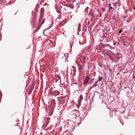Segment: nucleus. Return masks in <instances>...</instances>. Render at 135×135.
<instances>
[{
  "instance_id": "17",
  "label": "nucleus",
  "mask_w": 135,
  "mask_h": 135,
  "mask_svg": "<svg viewBox=\"0 0 135 135\" xmlns=\"http://www.w3.org/2000/svg\"><path fill=\"white\" fill-rule=\"evenodd\" d=\"M92 88H91V87H90V89L91 90V89H92Z\"/></svg>"
},
{
  "instance_id": "4",
  "label": "nucleus",
  "mask_w": 135,
  "mask_h": 135,
  "mask_svg": "<svg viewBox=\"0 0 135 135\" xmlns=\"http://www.w3.org/2000/svg\"><path fill=\"white\" fill-rule=\"evenodd\" d=\"M43 17L42 16H41L38 20V24L42 25L44 22V20H42Z\"/></svg>"
},
{
  "instance_id": "18",
  "label": "nucleus",
  "mask_w": 135,
  "mask_h": 135,
  "mask_svg": "<svg viewBox=\"0 0 135 135\" xmlns=\"http://www.w3.org/2000/svg\"><path fill=\"white\" fill-rule=\"evenodd\" d=\"M43 9V8H41V11H42V10Z\"/></svg>"
},
{
  "instance_id": "1",
  "label": "nucleus",
  "mask_w": 135,
  "mask_h": 135,
  "mask_svg": "<svg viewBox=\"0 0 135 135\" xmlns=\"http://www.w3.org/2000/svg\"><path fill=\"white\" fill-rule=\"evenodd\" d=\"M88 60V57L86 55H85L81 57V61L82 63L84 64L85 63L87 62Z\"/></svg>"
},
{
  "instance_id": "7",
  "label": "nucleus",
  "mask_w": 135,
  "mask_h": 135,
  "mask_svg": "<svg viewBox=\"0 0 135 135\" xmlns=\"http://www.w3.org/2000/svg\"><path fill=\"white\" fill-rule=\"evenodd\" d=\"M99 79L97 80V81H98V83L99 82H100L101 80L103 79V78L102 77H101L100 76H99L98 77Z\"/></svg>"
},
{
  "instance_id": "3",
  "label": "nucleus",
  "mask_w": 135,
  "mask_h": 135,
  "mask_svg": "<svg viewBox=\"0 0 135 135\" xmlns=\"http://www.w3.org/2000/svg\"><path fill=\"white\" fill-rule=\"evenodd\" d=\"M47 121L44 122V126L45 127H46L48 123H49L50 121V119L49 118H46Z\"/></svg>"
},
{
  "instance_id": "15",
  "label": "nucleus",
  "mask_w": 135,
  "mask_h": 135,
  "mask_svg": "<svg viewBox=\"0 0 135 135\" xmlns=\"http://www.w3.org/2000/svg\"><path fill=\"white\" fill-rule=\"evenodd\" d=\"M80 27V25H79V26H78V29H79V28Z\"/></svg>"
},
{
  "instance_id": "5",
  "label": "nucleus",
  "mask_w": 135,
  "mask_h": 135,
  "mask_svg": "<svg viewBox=\"0 0 135 135\" xmlns=\"http://www.w3.org/2000/svg\"><path fill=\"white\" fill-rule=\"evenodd\" d=\"M85 65L84 64H83V65H80L79 67V71L80 72H82V70L83 69V68H84Z\"/></svg>"
},
{
  "instance_id": "16",
  "label": "nucleus",
  "mask_w": 135,
  "mask_h": 135,
  "mask_svg": "<svg viewBox=\"0 0 135 135\" xmlns=\"http://www.w3.org/2000/svg\"><path fill=\"white\" fill-rule=\"evenodd\" d=\"M35 24V21L34 22V23L33 24V25H34Z\"/></svg>"
},
{
  "instance_id": "23",
  "label": "nucleus",
  "mask_w": 135,
  "mask_h": 135,
  "mask_svg": "<svg viewBox=\"0 0 135 135\" xmlns=\"http://www.w3.org/2000/svg\"><path fill=\"white\" fill-rule=\"evenodd\" d=\"M91 20L92 21V19L91 18Z\"/></svg>"
},
{
  "instance_id": "9",
  "label": "nucleus",
  "mask_w": 135,
  "mask_h": 135,
  "mask_svg": "<svg viewBox=\"0 0 135 135\" xmlns=\"http://www.w3.org/2000/svg\"><path fill=\"white\" fill-rule=\"evenodd\" d=\"M83 96L82 95H80V99L81 100H83Z\"/></svg>"
},
{
  "instance_id": "13",
  "label": "nucleus",
  "mask_w": 135,
  "mask_h": 135,
  "mask_svg": "<svg viewBox=\"0 0 135 135\" xmlns=\"http://www.w3.org/2000/svg\"><path fill=\"white\" fill-rule=\"evenodd\" d=\"M91 88H94V86H93V85L92 86H91Z\"/></svg>"
},
{
  "instance_id": "2",
  "label": "nucleus",
  "mask_w": 135,
  "mask_h": 135,
  "mask_svg": "<svg viewBox=\"0 0 135 135\" xmlns=\"http://www.w3.org/2000/svg\"><path fill=\"white\" fill-rule=\"evenodd\" d=\"M90 79V78L89 76V75H87L85 78L84 80V86H85L87 83H88Z\"/></svg>"
},
{
  "instance_id": "19",
  "label": "nucleus",
  "mask_w": 135,
  "mask_h": 135,
  "mask_svg": "<svg viewBox=\"0 0 135 135\" xmlns=\"http://www.w3.org/2000/svg\"><path fill=\"white\" fill-rule=\"evenodd\" d=\"M102 9L103 10H104V9L103 8H102Z\"/></svg>"
},
{
  "instance_id": "20",
  "label": "nucleus",
  "mask_w": 135,
  "mask_h": 135,
  "mask_svg": "<svg viewBox=\"0 0 135 135\" xmlns=\"http://www.w3.org/2000/svg\"><path fill=\"white\" fill-rule=\"evenodd\" d=\"M57 94H59V92H57Z\"/></svg>"
},
{
  "instance_id": "8",
  "label": "nucleus",
  "mask_w": 135,
  "mask_h": 135,
  "mask_svg": "<svg viewBox=\"0 0 135 135\" xmlns=\"http://www.w3.org/2000/svg\"><path fill=\"white\" fill-rule=\"evenodd\" d=\"M98 83V81H95L94 82V84L93 85V86L94 87H96L97 86V84Z\"/></svg>"
},
{
  "instance_id": "12",
  "label": "nucleus",
  "mask_w": 135,
  "mask_h": 135,
  "mask_svg": "<svg viewBox=\"0 0 135 135\" xmlns=\"http://www.w3.org/2000/svg\"><path fill=\"white\" fill-rule=\"evenodd\" d=\"M99 14L100 15V17H101L102 16V14L101 13V12H100L99 13Z\"/></svg>"
},
{
  "instance_id": "22",
  "label": "nucleus",
  "mask_w": 135,
  "mask_h": 135,
  "mask_svg": "<svg viewBox=\"0 0 135 135\" xmlns=\"http://www.w3.org/2000/svg\"><path fill=\"white\" fill-rule=\"evenodd\" d=\"M57 12V13H59V12Z\"/></svg>"
},
{
  "instance_id": "6",
  "label": "nucleus",
  "mask_w": 135,
  "mask_h": 135,
  "mask_svg": "<svg viewBox=\"0 0 135 135\" xmlns=\"http://www.w3.org/2000/svg\"><path fill=\"white\" fill-rule=\"evenodd\" d=\"M109 11H110V10H112L113 8L111 6V4H109Z\"/></svg>"
},
{
  "instance_id": "21",
  "label": "nucleus",
  "mask_w": 135,
  "mask_h": 135,
  "mask_svg": "<svg viewBox=\"0 0 135 135\" xmlns=\"http://www.w3.org/2000/svg\"><path fill=\"white\" fill-rule=\"evenodd\" d=\"M120 5H121V4H119V6H120Z\"/></svg>"
},
{
  "instance_id": "14",
  "label": "nucleus",
  "mask_w": 135,
  "mask_h": 135,
  "mask_svg": "<svg viewBox=\"0 0 135 135\" xmlns=\"http://www.w3.org/2000/svg\"><path fill=\"white\" fill-rule=\"evenodd\" d=\"M88 25H89V23H90V22L89 21H88Z\"/></svg>"
},
{
  "instance_id": "10",
  "label": "nucleus",
  "mask_w": 135,
  "mask_h": 135,
  "mask_svg": "<svg viewBox=\"0 0 135 135\" xmlns=\"http://www.w3.org/2000/svg\"><path fill=\"white\" fill-rule=\"evenodd\" d=\"M38 5H36V6L35 8V9L36 11H37V9L38 8Z\"/></svg>"
},
{
  "instance_id": "11",
  "label": "nucleus",
  "mask_w": 135,
  "mask_h": 135,
  "mask_svg": "<svg viewBox=\"0 0 135 135\" xmlns=\"http://www.w3.org/2000/svg\"><path fill=\"white\" fill-rule=\"evenodd\" d=\"M122 30H120L119 31V33H121L122 32Z\"/></svg>"
}]
</instances>
